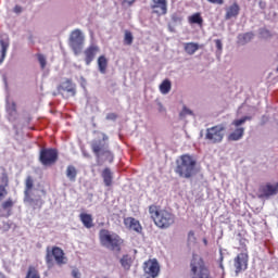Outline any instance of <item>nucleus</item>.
<instances>
[{
  "label": "nucleus",
  "mask_w": 278,
  "mask_h": 278,
  "mask_svg": "<svg viewBox=\"0 0 278 278\" xmlns=\"http://www.w3.org/2000/svg\"><path fill=\"white\" fill-rule=\"evenodd\" d=\"M56 90L61 93L67 92L68 97H75V94H77V86L71 78H66L65 81L61 83Z\"/></svg>",
  "instance_id": "nucleus-14"
},
{
  "label": "nucleus",
  "mask_w": 278,
  "mask_h": 278,
  "mask_svg": "<svg viewBox=\"0 0 278 278\" xmlns=\"http://www.w3.org/2000/svg\"><path fill=\"white\" fill-rule=\"evenodd\" d=\"M175 173L182 179H192L199 173L197 160L190 154H182L176 160Z\"/></svg>",
  "instance_id": "nucleus-2"
},
{
  "label": "nucleus",
  "mask_w": 278,
  "mask_h": 278,
  "mask_svg": "<svg viewBox=\"0 0 278 278\" xmlns=\"http://www.w3.org/2000/svg\"><path fill=\"white\" fill-rule=\"evenodd\" d=\"M151 10L157 16H164L168 12V1L166 0H152Z\"/></svg>",
  "instance_id": "nucleus-15"
},
{
  "label": "nucleus",
  "mask_w": 278,
  "mask_h": 278,
  "mask_svg": "<svg viewBox=\"0 0 278 278\" xmlns=\"http://www.w3.org/2000/svg\"><path fill=\"white\" fill-rule=\"evenodd\" d=\"M192 116V111L187 109L186 106L182 108V111L179 113L180 118H186V116Z\"/></svg>",
  "instance_id": "nucleus-35"
},
{
  "label": "nucleus",
  "mask_w": 278,
  "mask_h": 278,
  "mask_svg": "<svg viewBox=\"0 0 278 278\" xmlns=\"http://www.w3.org/2000/svg\"><path fill=\"white\" fill-rule=\"evenodd\" d=\"M116 118H118V115H116V113H109L106 115V121H116Z\"/></svg>",
  "instance_id": "nucleus-39"
},
{
  "label": "nucleus",
  "mask_w": 278,
  "mask_h": 278,
  "mask_svg": "<svg viewBox=\"0 0 278 278\" xmlns=\"http://www.w3.org/2000/svg\"><path fill=\"white\" fill-rule=\"evenodd\" d=\"M184 49L187 55H194L200 46L195 42H187L184 45Z\"/></svg>",
  "instance_id": "nucleus-26"
},
{
  "label": "nucleus",
  "mask_w": 278,
  "mask_h": 278,
  "mask_svg": "<svg viewBox=\"0 0 278 278\" xmlns=\"http://www.w3.org/2000/svg\"><path fill=\"white\" fill-rule=\"evenodd\" d=\"M203 243H204V247H207V239L206 238L203 239Z\"/></svg>",
  "instance_id": "nucleus-45"
},
{
  "label": "nucleus",
  "mask_w": 278,
  "mask_h": 278,
  "mask_svg": "<svg viewBox=\"0 0 278 278\" xmlns=\"http://www.w3.org/2000/svg\"><path fill=\"white\" fill-rule=\"evenodd\" d=\"M97 64H98V71L101 73V75H105V73H108V64H109V61L105 54H102L98 58Z\"/></svg>",
  "instance_id": "nucleus-24"
},
{
  "label": "nucleus",
  "mask_w": 278,
  "mask_h": 278,
  "mask_svg": "<svg viewBox=\"0 0 278 278\" xmlns=\"http://www.w3.org/2000/svg\"><path fill=\"white\" fill-rule=\"evenodd\" d=\"M37 60H38L41 68L47 67V58H45L43 54L38 53L37 54Z\"/></svg>",
  "instance_id": "nucleus-34"
},
{
  "label": "nucleus",
  "mask_w": 278,
  "mask_h": 278,
  "mask_svg": "<svg viewBox=\"0 0 278 278\" xmlns=\"http://www.w3.org/2000/svg\"><path fill=\"white\" fill-rule=\"evenodd\" d=\"M189 268L190 278H214L212 269H210L201 256L193 255Z\"/></svg>",
  "instance_id": "nucleus-4"
},
{
  "label": "nucleus",
  "mask_w": 278,
  "mask_h": 278,
  "mask_svg": "<svg viewBox=\"0 0 278 278\" xmlns=\"http://www.w3.org/2000/svg\"><path fill=\"white\" fill-rule=\"evenodd\" d=\"M275 194H278V182L276 185L267 182L258 188V199H270Z\"/></svg>",
  "instance_id": "nucleus-13"
},
{
  "label": "nucleus",
  "mask_w": 278,
  "mask_h": 278,
  "mask_svg": "<svg viewBox=\"0 0 278 278\" xmlns=\"http://www.w3.org/2000/svg\"><path fill=\"white\" fill-rule=\"evenodd\" d=\"M254 34L253 33H245L243 35L239 36V42L241 45H247V42H251L252 38H254Z\"/></svg>",
  "instance_id": "nucleus-31"
},
{
  "label": "nucleus",
  "mask_w": 278,
  "mask_h": 278,
  "mask_svg": "<svg viewBox=\"0 0 278 278\" xmlns=\"http://www.w3.org/2000/svg\"><path fill=\"white\" fill-rule=\"evenodd\" d=\"M101 177L104 181V186L110 188L114 181V174L112 173V169H110V167L104 168L101 173Z\"/></svg>",
  "instance_id": "nucleus-21"
},
{
  "label": "nucleus",
  "mask_w": 278,
  "mask_h": 278,
  "mask_svg": "<svg viewBox=\"0 0 278 278\" xmlns=\"http://www.w3.org/2000/svg\"><path fill=\"white\" fill-rule=\"evenodd\" d=\"M121 264L125 270H129V268H131V264H134V258H131L129 254H126L121 258Z\"/></svg>",
  "instance_id": "nucleus-28"
},
{
  "label": "nucleus",
  "mask_w": 278,
  "mask_h": 278,
  "mask_svg": "<svg viewBox=\"0 0 278 278\" xmlns=\"http://www.w3.org/2000/svg\"><path fill=\"white\" fill-rule=\"evenodd\" d=\"M59 153L56 149L43 148L40 150L39 162L42 166H53L58 162Z\"/></svg>",
  "instance_id": "nucleus-10"
},
{
  "label": "nucleus",
  "mask_w": 278,
  "mask_h": 278,
  "mask_svg": "<svg viewBox=\"0 0 278 278\" xmlns=\"http://www.w3.org/2000/svg\"><path fill=\"white\" fill-rule=\"evenodd\" d=\"M79 219L83 223L84 227H86V229H92V227H94L92 215L88 213H80Z\"/></svg>",
  "instance_id": "nucleus-23"
},
{
  "label": "nucleus",
  "mask_w": 278,
  "mask_h": 278,
  "mask_svg": "<svg viewBox=\"0 0 278 278\" xmlns=\"http://www.w3.org/2000/svg\"><path fill=\"white\" fill-rule=\"evenodd\" d=\"M0 64H3V61L5 60V55L8 53V49H10V38H2L0 39Z\"/></svg>",
  "instance_id": "nucleus-22"
},
{
  "label": "nucleus",
  "mask_w": 278,
  "mask_h": 278,
  "mask_svg": "<svg viewBox=\"0 0 278 278\" xmlns=\"http://www.w3.org/2000/svg\"><path fill=\"white\" fill-rule=\"evenodd\" d=\"M25 278H40V271L34 266H29Z\"/></svg>",
  "instance_id": "nucleus-30"
},
{
  "label": "nucleus",
  "mask_w": 278,
  "mask_h": 278,
  "mask_svg": "<svg viewBox=\"0 0 278 278\" xmlns=\"http://www.w3.org/2000/svg\"><path fill=\"white\" fill-rule=\"evenodd\" d=\"M100 243L108 249L109 251H115L116 253H121V249L123 247V238L115 232H111L108 229H101L99 232Z\"/></svg>",
  "instance_id": "nucleus-3"
},
{
  "label": "nucleus",
  "mask_w": 278,
  "mask_h": 278,
  "mask_svg": "<svg viewBox=\"0 0 278 278\" xmlns=\"http://www.w3.org/2000/svg\"><path fill=\"white\" fill-rule=\"evenodd\" d=\"M53 260L56 264V266H65V264H68V257H66V253H64V250L60 247H48L46 250V264L48 268H53Z\"/></svg>",
  "instance_id": "nucleus-6"
},
{
  "label": "nucleus",
  "mask_w": 278,
  "mask_h": 278,
  "mask_svg": "<svg viewBox=\"0 0 278 278\" xmlns=\"http://www.w3.org/2000/svg\"><path fill=\"white\" fill-rule=\"evenodd\" d=\"M277 71H278V67H277Z\"/></svg>",
  "instance_id": "nucleus-48"
},
{
  "label": "nucleus",
  "mask_w": 278,
  "mask_h": 278,
  "mask_svg": "<svg viewBox=\"0 0 278 278\" xmlns=\"http://www.w3.org/2000/svg\"><path fill=\"white\" fill-rule=\"evenodd\" d=\"M170 88H172V84L170 80L165 79L162 81V84L160 85V92L162 94H168V92H170Z\"/></svg>",
  "instance_id": "nucleus-29"
},
{
  "label": "nucleus",
  "mask_w": 278,
  "mask_h": 278,
  "mask_svg": "<svg viewBox=\"0 0 278 278\" xmlns=\"http://www.w3.org/2000/svg\"><path fill=\"white\" fill-rule=\"evenodd\" d=\"M12 207H14V200L9 198L1 203L0 216L2 218H10V216H12Z\"/></svg>",
  "instance_id": "nucleus-19"
},
{
  "label": "nucleus",
  "mask_w": 278,
  "mask_h": 278,
  "mask_svg": "<svg viewBox=\"0 0 278 278\" xmlns=\"http://www.w3.org/2000/svg\"><path fill=\"white\" fill-rule=\"evenodd\" d=\"M24 201L31 205L34 210H40L45 205L42 197L34 194V177L31 176H27L25 179Z\"/></svg>",
  "instance_id": "nucleus-5"
},
{
  "label": "nucleus",
  "mask_w": 278,
  "mask_h": 278,
  "mask_svg": "<svg viewBox=\"0 0 278 278\" xmlns=\"http://www.w3.org/2000/svg\"><path fill=\"white\" fill-rule=\"evenodd\" d=\"M208 3H216L217 5H223L225 3V0H207Z\"/></svg>",
  "instance_id": "nucleus-42"
},
{
  "label": "nucleus",
  "mask_w": 278,
  "mask_h": 278,
  "mask_svg": "<svg viewBox=\"0 0 278 278\" xmlns=\"http://www.w3.org/2000/svg\"><path fill=\"white\" fill-rule=\"evenodd\" d=\"M72 277L73 278H81V274L79 273V269H73Z\"/></svg>",
  "instance_id": "nucleus-40"
},
{
  "label": "nucleus",
  "mask_w": 278,
  "mask_h": 278,
  "mask_svg": "<svg viewBox=\"0 0 278 278\" xmlns=\"http://www.w3.org/2000/svg\"><path fill=\"white\" fill-rule=\"evenodd\" d=\"M12 111L14 112V114H16V104L15 103L12 104Z\"/></svg>",
  "instance_id": "nucleus-44"
},
{
  "label": "nucleus",
  "mask_w": 278,
  "mask_h": 278,
  "mask_svg": "<svg viewBox=\"0 0 278 278\" xmlns=\"http://www.w3.org/2000/svg\"><path fill=\"white\" fill-rule=\"evenodd\" d=\"M108 140H110V137L102 132V139L93 140L91 142V151L97 157H100V155H108L109 157H114L112 155V151L109 150Z\"/></svg>",
  "instance_id": "nucleus-7"
},
{
  "label": "nucleus",
  "mask_w": 278,
  "mask_h": 278,
  "mask_svg": "<svg viewBox=\"0 0 278 278\" xmlns=\"http://www.w3.org/2000/svg\"><path fill=\"white\" fill-rule=\"evenodd\" d=\"M144 273L148 277L156 278L160 275V263L155 260H148L144 263Z\"/></svg>",
  "instance_id": "nucleus-16"
},
{
  "label": "nucleus",
  "mask_w": 278,
  "mask_h": 278,
  "mask_svg": "<svg viewBox=\"0 0 278 278\" xmlns=\"http://www.w3.org/2000/svg\"><path fill=\"white\" fill-rule=\"evenodd\" d=\"M100 51L101 49L97 45H90L86 48V50L84 51L86 66H90V64L94 62V58H97V54Z\"/></svg>",
  "instance_id": "nucleus-17"
},
{
  "label": "nucleus",
  "mask_w": 278,
  "mask_h": 278,
  "mask_svg": "<svg viewBox=\"0 0 278 278\" xmlns=\"http://www.w3.org/2000/svg\"><path fill=\"white\" fill-rule=\"evenodd\" d=\"M65 174H66L67 179H70V181L77 180V168L75 166L68 165Z\"/></svg>",
  "instance_id": "nucleus-27"
},
{
  "label": "nucleus",
  "mask_w": 278,
  "mask_h": 278,
  "mask_svg": "<svg viewBox=\"0 0 278 278\" xmlns=\"http://www.w3.org/2000/svg\"><path fill=\"white\" fill-rule=\"evenodd\" d=\"M240 14V4L233 2L229 8L226 9L225 21H231V18H238Z\"/></svg>",
  "instance_id": "nucleus-20"
},
{
  "label": "nucleus",
  "mask_w": 278,
  "mask_h": 278,
  "mask_svg": "<svg viewBox=\"0 0 278 278\" xmlns=\"http://www.w3.org/2000/svg\"><path fill=\"white\" fill-rule=\"evenodd\" d=\"M215 45H216L217 51H219L220 53L223 51V41H220V39H215Z\"/></svg>",
  "instance_id": "nucleus-38"
},
{
  "label": "nucleus",
  "mask_w": 278,
  "mask_h": 278,
  "mask_svg": "<svg viewBox=\"0 0 278 278\" xmlns=\"http://www.w3.org/2000/svg\"><path fill=\"white\" fill-rule=\"evenodd\" d=\"M149 214L159 229H168V227L175 225V214L166 208H162L160 205L151 204L149 206Z\"/></svg>",
  "instance_id": "nucleus-1"
},
{
  "label": "nucleus",
  "mask_w": 278,
  "mask_h": 278,
  "mask_svg": "<svg viewBox=\"0 0 278 278\" xmlns=\"http://www.w3.org/2000/svg\"><path fill=\"white\" fill-rule=\"evenodd\" d=\"M124 225L126 229H129V231H135L136 233H140L142 231V225L140 224V220L134 217L124 218Z\"/></svg>",
  "instance_id": "nucleus-18"
},
{
  "label": "nucleus",
  "mask_w": 278,
  "mask_h": 278,
  "mask_svg": "<svg viewBox=\"0 0 278 278\" xmlns=\"http://www.w3.org/2000/svg\"><path fill=\"white\" fill-rule=\"evenodd\" d=\"M0 181H1L0 186H4V187L9 188L10 177L8 176V173H2V175L0 177Z\"/></svg>",
  "instance_id": "nucleus-33"
},
{
  "label": "nucleus",
  "mask_w": 278,
  "mask_h": 278,
  "mask_svg": "<svg viewBox=\"0 0 278 278\" xmlns=\"http://www.w3.org/2000/svg\"><path fill=\"white\" fill-rule=\"evenodd\" d=\"M8 197V187L0 185V201Z\"/></svg>",
  "instance_id": "nucleus-36"
},
{
  "label": "nucleus",
  "mask_w": 278,
  "mask_h": 278,
  "mask_svg": "<svg viewBox=\"0 0 278 278\" xmlns=\"http://www.w3.org/2000/svg\"><path fill=\"white\" fill-rule=\"evenodd\" d=\"M13 12L15 13V14H21V12H23V7H21V5H15L14 7V9H13Z\"/></svg>",
  "instance_id": "nucleus-41"
},
{
  "label": "nucleus",
  "mask_w": 278,
  "mask_h": 278,
  "mask_svg": "<svg viewBox=\"0 0 278 278\" xmlns=\"http://www.w3.org/2000/svg\"><path fill=\"white\" fill-rule=\"evenodd\" d=\"M247 121H251L250 116H243L240 119H233L231 125L236 127L233 131L228 134L227 140L228 142H238V140H242L244 138V127H241V125H244Z\"/></svg>",
  "instance_id": "nucleus-9"
},
{
  "label": "nucleus",
  "mask_w": 278,
  "mask_h": 278,
  "mask_svg": "<svg viewBox=\"0 0 278 278\" xmlns=\"http://www.w3.org/2000/svg\"><path fill=\"white\" fill-rule=\"evenodd\" d=\"M227 127L223 124L215 125L206 129L205 140H208L211 144H218L223 142L225 138V131Z\"/></svg>",
  "instance_id": "nucleus-8"
},
{
  "label": "nucleus",
  "mask_w": 278,
  "mask_h": 278,
  "mask_svg": "<svg viewBox=\"0 0 278 278\" xmlns=\"http://www.w3.org/2000/svg\"><path fill=\"white\" fill-rule=\"evenodd\" d=\"M188 242H197V237H194L193 230H190L188 233Z\"/></svg>",
  "instance_id": "nucleus-37"
},
{
  "label": "nucleus",
  "mask_w": 278,
  "mask_h": 278,
  "mask_svg": "<svg viewBox=\"0 0 278 278\" xmlns=\"http://www.w3.org/2000/svg\"><path fill=\"white\" fill-rule=\"evenodd\" d=\"M84 40L81 30L75 29L72 31L70 37V47L73 49L75 55H79V53H81V49H84Z\"/></svg>",
  "instance_id": "nucleus-11"
},
{
  "label": "nucleus",
  "mask_w": 278,
  "mask_h": 278,
  "mask_svg": "<svg viewBox=\"0 0 278 278\" xmlns=\"http://www.w3.org/2000/svg\"><path fill=\"white\" fill-rule=\"evenodd\" d=\"M132 43H134V35L131 34V31L126 30L124 36V45L130 46Z\"/></svg>",
  "instance_id": "nucleus-32"
},
{
  "label": "nucleus",
  "mask_w": 278,
  "mask_h": 278,
  "mask_svg": "<svg viewBox=\"0 0 278 278\" xmlns=\"http://www.w3.org/2000/svg\"><path fill=\"white\" fill-rule=\"evenodd\" d=\"M136 0H124V3H127V5H134Z\"/></svg>",
  "instance_id": "nucleus-43"
},
{
  "label": "nucleus",
  "mask_w": 278,
  "mask_h": 278,
  "mask_svg": "<svg viewBox=\"0 0 278 278\" xmlns=\"http://www.w3.org/2000/svg\"><path fill=\"white\" fill-rule=\"evenodd\" d=\"M188 23L190 25H199V27H203V16H201V13L199 12L193 13L188 17Z\"/></svg>",
  "instance_id": "nucleus-25"
},
{
  "label": "nucleus",
  "mask_w": 278,
  "mask_h": 278,
  "mask_svg": "<svg viewBox=\"0 0 278 278\" xmlns=\"http://www.w3.org/2000/svg\"><path fill=\"white\" fill-rule=\"evenodd\" d=\"M245 252H241L235 258L236 275H240L242 270L249 268V252H247V245H244Z\"/></svg>",
  "instance_id": "nucleus-12"
},
{
  "label": "nucleus",
  "mask_w": 278,
  "mask_h": 278,
  "mask_svg": "<svg viewBox=\"0 0 278 278\" xmlns=\"http://www.w3.org/2000/svg\"><path fill=\"white\" fill-rule=\"evenodd\" d=\"M0 278H8L3 273L0 271Z\"/></svg>",
  "instance_id": "nucleus-46"
},
{
  "label": "nucleus",
  "mask_w": 278,
  "mask_h": 278,
  "mask_svg": "<svg viewBox=\"0 0 278 278\" xmlns=\"http://www.w3.org/2000/svg\"><path fill=\"white\" fill-rule=\"evenodd\" d=\"M160 105H161L160 112H164V106H162V104Z\"/></svg>",
  "instance_id": "nucleus-47"
}]
</instances>
